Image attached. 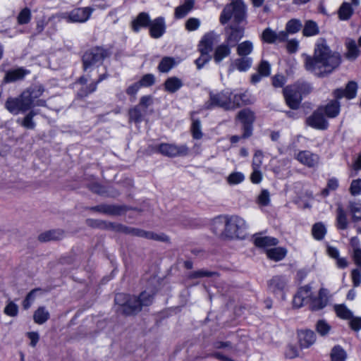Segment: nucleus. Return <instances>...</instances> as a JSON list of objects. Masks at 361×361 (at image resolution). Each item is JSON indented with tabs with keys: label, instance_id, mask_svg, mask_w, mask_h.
<instances>
[{
	"label": "nucleus",
	"instance_id": "nucleus-2",
	"mask_svg": "<svg viewBox=\"0 0 361 361\" xmlns=\"http://www.w3.org/2000/svg\"><path fill=\"white\" fill-rule=\"evenodd\" d=\"M246 6L243 0H231L223 9L219 20L224 25L231 19L236 24L246 20ZM245 35V28L239 25H231L225 28V42L231 47H235Z\"/></svg>",
	"mask_w": 361,
	"mask_h": 361
},
{
	"label": "nucleus",
	"instance_id": "nucleus-35",
	"mask_svg": "<svg viewBox=\"0 0 361 361\" xmlns=\"http://www.w3.org/2000/svg\"><path fill=\"white\" fill-rule=\"evenodd\" d=\"M252 63V59L247 56H241L233 61L234 67L240 72L247 71L251 67Z\"/></svg>",
	"mask_w": 361,
	"mask_h": 361
},
{
	"label": "nucleus",
	"instance_id": "nucleus-38",
	"mask_svg": "<svg viewBox=\"0 0 361 361\" xmlns=\"http://www.w3.org/2000/svg\"><path fill=\"white\" fill-rule=\"evenodd\" d=\"M336 316L342 319L348 320L353 317V312L345 305H335L334 307Z\"/></svg>",
	"mask_w": 361,
	"mask_h": 361
},
{
	"label": "nucleus",
	"instance_id": "nucleus-64",
	"mask_svg": "<svg viewBox=\"0 0 361 361\" xmlns=\"http://www.w3.org/2000/svg\"><path fill=\"white\" fill-rule=\"evenodd\" d=\"M299 355L298 349L293 345H288L285 351V356L287 358L293 359Z\"/></svg>",
	"mask_w": 361,
	"mask_h": 361
},
{
	"label": "nucleus",
	"instance_id": "nucleus-39",
	"mask_svg": "<svg viewBox=\"0 0 361 361\" xmlns=\"http://www.w3.org/2000/svg\"><path fill=\"white\" fill-rule=\"evenodd\" d=\"M175 65L176 61L173 57L165 56L161 60L157 68L161 73H168Z\"/></svg>",
	"mask_w": 361,
	"mask_h": 361
},
{
	"label": "nucleus",
	"instance_id": "nucleus-56",
	"mask_svg": "<svg viewBox=\"0 0 361 361\" xmlns=\"http://www.w3.org/2000/svg\"><path fill=\"white\" fill-rule=\"evenodd\" d=\"M4 312L10 317H16L18 313V307L13 302H9L5 307Z\"/></svg>",
	"mask_w": 361,
	"mask_h": 361
},
{
	"label": "nucleus",
	"instance_id": "nucleus-47",
	"mask_svg": "<svg viewBox=\"0 0 361 361\" xmlns=\"http://www.w3.org/2000/svg\"><path fill=\"white\" fill-rule=\"evenodd\" d=\"M193 7L191 6V4L185 3L176 8L174 12V16L177 19L184 18Z\"/></svg>",
	"mask_w": 361,
	"mask_h": 361
},
{
	"label": "nucleus",
	"instance_id": "nucleus-13",
	"mask_svg": "<svg viewBox=\"0 0 361 361\" xmlns=\"http://www.w3.org/2000/svg\"><path fill=\"white\" fill-rule=\"evenodd\" d=\"M312 296V287L310 285H305L300 287L293 297V307L295 308H300L305 303L310 302Z\"/></svg>",
	"mask_w": 361,
	"mask_h": 361
},
{
	"label": "nucleus",
	"instance_id": "nucleus-32",
	"mask_svg": "<svg viewBox=\"0 0 361 361\" xmlns=\"http://www.w3.org/2000/svg\"><path fill=\"white\" fill-rule=\"evenodd\" d=\"M348 219L345 212L341 205L336 209V226L338 229L345 230L348 228Z\"/></svg>",
	"mask_w": 361,
	"mask_h": 361
},
{
	"label": "nucleus",
	"instance_id": "nucleus-45",
	"mask_svg": "<svg viewBox=\"0 0 361 361\" xmlns=\"http://www.w3.org/2000/svg\"><path fill=\"white\" fill-rule=\"evenodd\" d=\"M347 357L345 351L340 346H334L331 353V361H345Z\"/></svg>",
	"mask_w": 361,
	"mask_h": 361
},
{
	"label": "nucleus",
	"instance_id": "nucleus-15",
	"mask_svg": "<svg viewBox=\"0 0 361 361\" xmlns=\"http://www.w3.org/2000/svg\"><path fill=\"white\" fill-rule=\"evenodd\" d=\"M295 159L302 164L309 167L314 168L317 166L319 161V157L308 150L300 151L296 155Z\"/></svg>",
	"mask_w": 361,
	"mask_h": 361
},
{
	"label": "nucleus",
	"instance_id": "nucleus-33",
	"mask_svg": "<svg viewBox=\"0 0 361 361\" xmlns=\"http://www.w3.org/2000/svg\"><path fill=\"white\" fill-rule=\"evenodd\" d=\"M319 28L317 23L312 20H308L305 23L302 35L305 37H312L318 35Z\"/></svg>",
	"mask_w": 361,
	"mask_h": 361
},
{
	"label": "nucleus",
	"instance_id": "nucleus-24",
	"mask_svg": "<svg viewBox=\"0 0 361 361\" xmlns=\"http://www.w3.org/2000/svg\"><path fill=\"white\" fill-rule=\"evenodd\" d=\"M340 103L336 100H331L325 106L319 107V109H322V112L329 118L336 117L340 112Z\"/></svg>",
	"mask_w": 361,
	"mask_h": 361
},
{
	"label": "nucleus",
	"instance_id": "nucleus-62",
	"mask_svg": "<svg viewBox=\"0 0 361 361\" xmlns=\"http://www.w3.org/2000/svg\"><path fill=\"white\" fill-rule=\"evenodd\" d=\"M262 152L260 150L255 151L252 163V169H260V166L262 163Z\"/></svg>",
	"mask_w": 361,
	"mask_h": 361
},
{
	"label": "nucleus",
	"instance_id": "nucleus-40",
	"mask_svg": "<svg viewBox=\"0 0 361 361\" xmlns=\"http://www.w3.org/2000/svg\"><path fill=\"white\" fill-rule=\"evenodd\" d=\"M353 13V9L350 3L344 2L340 6L338 14L340 20H347Z\"/></svg>",
	"mask_w": 361,
	"mask_h": 361
},
{
	"label": "nucleus",
	"instance_id": "nucleus-30",
	"mask_svg": "<svg viewBox=\"0 0 361 361\" xmlns=\"http://www.w3.org/2000/svg\"><path fill=\"white\" fill-rule=\"evenodd\" d=\"M225 228V216H219L214 219L211 227L214 233L224 238Z\"/></svg>",
	"mask_w": 361,
	"mask_h": 361
},
{
	"label": "nucleus",
	"instance_id": "nucleus-54",
	"mask_svg": "<svg viewBox=\"0 0 361 361\" xmlns=\"http://www.w3.org/2000/svg\"><path fill=\"white\" fill-rule=\"evenodd\" d=\"M257 203L261 206H268L270 203V193L267 189H263L257 199Z\"/></svg>",
	"mask_w": 361,
	"mask_h": 361
},
{
	"label": "nucleus",
	"instance_id": "nucleus-59",
	"mask_svg": "<svg viewBox=\"0 0 361 361\" xmlns=\"http://www.w3.org/2000/svg\"><path fill=\"white\" fill-rule=\"evenodd\" d=\"M271 66L266 61H262L258 67V73L263 77H267L270 75Z\"/></svg>",
	"mask_w": 361,
	"mask_h": 361
},
{
	"label": "nucleus",
	"instance_id": "nucleus-7",
	"mask_svg": "<svg viewBox=\"0 0 361 361\" xmlns=\"http://www.w3.org/2000/svg\"><path fill=\"white\" fill-rule=\"evenodd\" d=\"M27 95H29L28 93L23 92L18 97L8 98L5 104L6 109L15 115L27 111L32 106Z\"/></svg>",
	"mask_w": 361,
	"mask_h": 361
},
{
	"label": "nucleus",
	"instance_id": "nucleus-43",
	"mask_svg": "<svg viewBox=\"0 0 361 361\" xmlns=\"http://www.w3.org/2000/svg\"><path fill=\"white\" fill-rule=\"evenodd\" d=\"M35 115H37V112L35 111H31L25 116L22 121L18 120V123L27 129L32 130L35 128L36 126L35 121H33V118Z\"/></svg>",
	"mask_w": 361,
	"mask_h": 361
},
{
	"label": "nucleus",
	"instance_id": "nucleus-29",
	"mask_svg": "<svg viewBox=\"0 0 361 361\" xmlns=\"http://www.w3.org/2000/svg\"><path fill=\"white\" fill-rule=\"evenodd\" d=\"M346 52L345 56L350 61L355 60L360 55V50L355 40L350 39L345 42Z\"/></svg>",
	"mask_w": 361,
	"mask_h": 361
},
{
	"label": "nucleus",
	"instance_id": "nucleus-58",
	"mask_svg": "<svg viewBox=\"0 0 361 361\" xmlns=\"http://www.w3.org/2000/svg\"><path fill=\"white\" fill-rule=\"evenodd\" d=\"M200 26V20L196 18H190L185 22V29L188 31H195Z\"/></svg>",
	"mask_w": 361,
	"mask_h": 361
},
{
	"label": "nucleus",
	"instance_id": "nucleus-1",
	"mask_svg": "<svg viewBox=\"0 0 361 361\" xmlns=\"http://www.w3.org/2000/svg\"><path fill=\"white\" fill-rule=\"evenodd\" d=\"M341 63L338 52L332 51L326 39H317L312 56H307L305 61L306 70L319 77H324L336 69Z\"/></svg>",
	"mask_w": 361,
	"mask_h": 361
},
{
	"label": "nucleus",
	"instance_id": "nucleus-12",
	"mask_svg": "<svg viewBox=\"0 0 361 361\" xmlns=\"http://www.w3.org/2000/svg\"><path fill=\"white\" fill-rule=\"evenodd\" d=\"M296 88L297 87L290 85L283 90L286 102L292 109H298L302 101V96Z\"/></svg>",
	"mask_w": 361,
	"mask_h": 361
},
{
	"label": "nucleus",
	"instance_id": "nucleus-11",
	"mask_svg": "<svg viewBox=\"0 0 361 361\" xmlns=\"http://www.w3.org/2000/svg\"><path fill=\"white\" fill-rule=\"evenodd\" d=\"M121 231L125 233L157 241L168 242L169 240V238L164 233H156L151 231H145L141 229L126 226H122Z\"/></svg>",
	"mask_w": 361,
	"mask_h": 361
},
{
	"label": "nucleus",
	"instance_id": "nucleus-3",
	"mask_svg": "<svg viewBox=\"0 0 361 361\" xmlns=\"http://www.w3.org/2000/svg\"><path fill=\"white\" fill-rule=\"evenodd\" d=\"M110 56V50L102 47H94L84 54L82 56L84 71L87 73V76L90 77V73L97 71L98 79L85 87H82L78 93L79 97H84L96 91L98 84L109 77L106 68H104V71L102 73H99V68L104 60Z\"/></svg>",
	"mask_w": 361,
	"mask_h": 361
},
{
	"label": "nucleus",
	"instance_id": "nucleus-50",
	"mask_svg": "<svg viewBox=\"0 0 361 361\" xmlns=\"http://www.w3.org/2000/svg\"><path fill=\"white\" fill-rule=\"evenodd\" d=\"M130 121L140 123L142 120V112L139 106L130 109L128 111Z\"/></svg>",
	"mask_w": 361,
	"mask_h": 361
},
{
	"label": "nucleus",
	"instance_id": "nucleus-27",
	"mask_svg": "<svg viewBox=\"0 0 361 361\" xmlns=\"http://www.w3.org/2000/svg\"><path fill=\"white\" fill-rule=\"evenodd\" d=\"M232 110H234L242 105H246L251 103L247 92L233 93L231 97Z\"/></svg>",
	"mask_w": 361,
	"mask_h": 361
},
{
	"label": "nucleus",
	"instance_id": "nucleus-44",
	"mask_svg": "<svg viewBox=\"0 0 361 361\" xmlns=\"http://www.w3.org/2000/svg\"><path fill=\"white\" fill-rule=\"evenodd\" d=\"M327 305L326 298H319L312 296L310 301V309L312 311H318L324 308Z\"/></svg>",
	"mask_w": 361,
	"mask_h": 361
},
{
	"label": "nucleus",
	"instance_id": "nucleus-31",
	"mask_svg": "<svg viewBox=\"0 0 361 361\" xmlns=\"http://www.w3.org/2000/svg\"><path fill=\"white\" fill-rule=\"evenodd\" d=\"M302 27V23L300 20L292 18L286 23L285 30L283 31L286 32L288 37L289 34L294 35L298 32Z\"/></svg>",
	"mask_w": 361,
	"mask_h": 361
},
{
	"label": "nucleus",
	"instance_id": "nucleus-21",
	"mask_svg": "<svg viewBox=\"0 0 361 361\" xmlns=\"http://www.w3.org/2000/svg\"><path fill=\"white\" fill-rule=\"evenodd\" d=\"M288 282L285 276H275L269 281V288L274 293H281L285 290Z\"/></svg>",
	"mask_w": 361,
	"mask_h": 361
},
{
	"label": "nucleus",
	"instance_id": "nucleus-36",
	"mask_svg": "<svg viewBox=\"0 0 361 361\" xmlns=\"http://www.w3.org/2000/svg\"><path fill=\"white\" fill-rule=\"evenodd\" d=\"M50 317L49 312L44 307H39L34 313L33 319L37 324L45 323Z\"/></svg>",
	"mask_w": 361,
	"mask_h": 361
},
{
	"label": "nucleus",
	"instance_id": "nucleus-4",
	"mask_svg": "<svg viewBox=\"0 0 361 361\" xmlns=\"http://www.w3.org/2000/svg\"><path fill=\"white\" fill-rule=\"evenodd\" d=\"M153 295L147 291L142 292L138 297L118 293L115 296V302L122 307V312L126 315L135 314L140 312L143 307L152 303Z\"/></svg>",
	"mask_w": 361,
	"mask_h": 361
},
{
	"label": "nucleus",
	"instance_id": "nucleus-22",
	"mask_svg": "<svg viewBox=\"0 0 361 361\" xmlns=\"http://www.w3.org/2000/svg\"><path fill=\"white\" fill-rule=\"evenodd\" d=\"M298 341L301 348H307L314 343L316 336L312 330H301L298 331Z\"/></svg>",
	"mask_w": 361,
	"mask_h": 361
},
{
	"label": "nucleus",
	"instance_id": "nucleus-61",
	"mask_svg": "<svg viewBox=\"0 0 361 361\" xmlns=\"http://www.w3.org/2000/svg\"><path fill=\"white\" fill-rule=\"evenodd\" d=\"M350 194L353 196L361 194V179L353 180L350 187Z\"/></svg>",
	"mask_w": 361,
	"mask_h": 361
},
{
	"label": "nucleus",
	"instance_id": "nucleus-9",
	"mask_svg": "<svg viewBox=\"0 0 361 361\" xmlns=\"http://www.w3.org/2000/svg\"><path fill=\"white\" fill-rule=\"evenodd\" d=\"M236 119L239 120L243 125V138H247L252 134L253 123L255 120V113L250 109H244L240 111Z\"/></svg>",
	"mask_w": 361,
	"mask_h": 361
},
{
	"label": "nucleus",
	"instance_id": "nucleus-8",
	"mask_svg": "<svg viewBox=\"0 0 361 361\" xmlns=\"http://www.w3.org/2000/svg\"><path fill=\"white\" fill-rule=\"evenodd\" d=\"M154 149L157 152L168 157H185L189 152L186 145H177L174 143H161Z\"/></svg>",
	"mask_w": 361,
	"mask_h": 361
},
{
	"label": "nucleus",
	"instance_id": "nucleus-26",
	"mask_svg": "<svg viewBox=\"0 0 361 361\" xmlns=\"http://www.w3.org/2000/svg\"><path fill=\"white\" fill-rule=\"evenodd\" d=\"M164 85V90L166 92L169 93H174L183 87V83L180 78L173 76L167 78L165 80Z\"/></svg>",
	"mask_w": 361,
	"mask_h": 361
},
{
	"label": "nucleus",
	"instance_id": "nucleus-52",
	"mask_svg": "<svg viewBox=\"0 0 361 361\" xmlns=\"http://www.w3.org/2000/svg\"><path fill=\"white\" fill-rule=\"evenodd\" d=\"M349 209L353 215L354 221L361 219V202H351L349 204Z\"/></svg>",
	"mask_w": 361,
	"mask_h": 361
},
{
	"label": "nucleus",
	"instance_id": "nucleus-19",
	"mask_svg": "<svg viewBox=\"0 0 361 361\" xmlns=\"http://www.w3.org/2000/svg\"><path fill=\"white\" fill-rule=\"evenodd\" d=\"M231 47L228 44L223 42L217 45L214 49L212 55L214 61L216 64H220L224 59L228 58L231 54Z\"/></svg>",
	"mask_w": 361,
	"mask_h": 361
},
{
	"label": "nucleus",
	"instance_id": "nucleus-48",
	"mask_svg": "<svg viewBox=\"0 0 361 361\" xmlns=\"http://www.w3.org/2000/svg\"><path fill=\"white\" fill-rule=\"evenodd\" d=\"M32 14L29 8H23L17 16V22L19 25H25L30 23Z\"/></svg>",
	"mask_w": 361,
	"mask_h": 361
},
{
	"label": "nucleus",
	"instance_id": "nucleus-60",
	"mask_svg": "<svg viewBox=\"0 0 361 361\" xmlns=\"http://www.w3.org/2000/svg\"><path fill=\"white\" fill-rule=\"evenodd\" d=\"M294 87H297V90L300 93V95L307 94L312 91V87L309 83L307 82H297L293 85Z\"/></svg>",
	"mask_w": 361,
	"mask_h": 361
},
{
	"label": "nucleus",
	"instance_id": "nucleus-18",
	"mask_svg": "<svg viewBox=\"0 0 361 361\" xmlns=\"http://www.w3.org/2000/svg\"><path fill=\"white\" fill-rule=\"evenodd\" d=\"M149 35L152 38L161 37L166 31L165 20L163 17H158L152 20L149 24Z\"/></svg>",
	"mask_w": 361,
	"mask_h": 361
},
{
	"label": "nucleus",
	"instance_id": "nucleus-5",
	"mask_svg": "<svg viewBox=\"0 0 361 361\" xmlns=\"http://www.w3.org/2000/svg\"><path fill=\"white\" fill-rule=\"evenodd\" d=\"M224 239L243 238L245 235L247 224L237 215H225Z\"/></svg>",
	"mask_w": 361,
	"mask_h": 361
},
{
	"label": "nucleus",
	"instance_id": "nucleus-25",
	"mask_svg": "<svg viewBox=\"0 0 361 361\" xmlns=\"http://www.w3.org/2000/svg\"><path fill=\"white\" fill-rule=\"evenodd\" d=\"M151 23L149 15L147 13L142 12L138 14L137 18L132 22V29L134 32H138L140 27H149Z\"/></svg>",
	"mask_w": 361,
	"mask_h": 361
},
{
	"label": "nucleus",
	"instance_id": "nucleus-14",
	"mask_svg": "<svg viewBox=\"0 0 361 361\" xmlns=\"http://www.w3.org/2000/svg\"><path fill=\"white\" fill-rule=\"evenodd\" d=\"M306 123L312 128L318 130H326L329 126L322 109H319V108L307 118Z\"/></svg>",
	"mask_w": 361,
	"mask_h": 361
},
{
	"label": "nucleus",
	"instance_id": "nucleus-51",
	"mask_svg": "<svg viewBox=\"0 0 361 361\" xmlns=\"http://www.w3.org/2000/svg\"><path fill=\"white\" fill-rule=\"evenodd\" d=\"M315 327L317 333L322 336L327 335L331 329V326L324 319L319 320Z\"/></svg>",
	"mask_w": 361,
	"mask_h": 361
},
{
	"label": "nucleus",
	"instance_id": "nucleus-57",
	"mask_svg": "<svg viewBox=\"0 0 361 361\" xmlns=\"http://www.w3.org/2000/svg\"><path fill=\"white\" fill-rule=\"evenodd\" d=\"M155 78L153 74L148 73L142 77L138 81L141 87H150L154 84Z\"/></svg>",
	"mask_w": 361,
	"mask_h": 361
},
{
	"label": "nucleus",
	"instance_id": "nucleus-16",
	"mask_svg": "<svg viewBox=\"0 0 361 361\" xmlns=\"http://www.w3.org/2000/svg\"><path fill=\"white\" fill-rule=\"evenodd\" d=\"M262 39L268 44L280 43L287 40V35L282 30L277 32L267 27L262 32Z\"/></svg>",
	"mask_w": 361,
	"mask_h": 361
},
{
	"label": "nucleus",
	"instance_id": "nucleus-17",
	"mask_svg": "<svg viewBox=\"0 0 361 361\" xmlns=\"http://www.w3.org/2000/svg\"><path fill=\"white\" fill-rule=\"evenodd\" d=\"M357 84L355 81H350L345 89H336L334 92L336 99H339L345 97L348 99H353L357 95Z\"/></svg>",
	"mask_w": 361,
	"mask_h": 361
},
{
	"label": "nucleus",
	"instance_id": "nucleus-20",
	"mask_svg": "<svg viewBox=\"0 0 361 361\" xmlns=\"http://www.w3.org/2000/svg\"><path fill=\"white\" fill-rule=\"evenodd\" d=\"M30 73V71L20 67L6 71L4 78V82L6 83L13 82L17 80H23L25 75Z\"/></svg>",
	"mask_w": 361,
	"mask_h": 361
},
{
	"label": "nucleus",
	"instance_id": "nucleus-55",
	"mask_svg": "<svg viewBox=\"0 0 361 361\" xmlns=\"http://www.w3.org/2000/svg\"><path fill=\"white\" fill-rule=\"evenodd\" d=\"M92 210L97 211L104 214H116V211L114 206L111 205H98L91 208Z\"/></svg>",
	"mask_w": 361,
	"mask_h": 361
},
{
	"label": "nucleus",
	"instance_id": "nucleus-42",
	"mask_svg": "<svg viewBox=\"0 0 361 361\" xmlns=\"http://www.w3.org/2000/svg\"><path fill=\"white\" fill-rule=\"evenodd\" d=\"M326 233V228L322 222L316 223L312 228V234L314 239L317 240H322Z\"/></svg>",
	"mask_w": 361,
	"mask_h": 361
},
{
	"label": "nucleus",
	"instance_id": "nucleus-34",
	"mask_svg": "<svg viewBox=\"0 0 361 361\" xmlns=\"http://www.w3.org/2000/svg\"><path fill=\"white\" fill-rule=\"evenodd\" d=\"M254 242L255 245L259 247H268L276 245L279 243L276 238L268 236H257L255 238Z\"/></svg>",
	"mask_w": 361,
	"mask_h": 361
},
{
	"label": "nucleus",
	"instance_id": "nucleus-49",
	"mask_svg": "<svg viewBox=\"0 0 361 361\" xmlns=\"http://www.w3.org/2000/svg\"><path fill=\"white\" fill-rule=\"evenodd\" d=\"M190 130L194 139L200 140L202 137L201 122L199 119H192Z\"/></svg>",
	"mask_w": 361,
	"mask_h": 361
},
{
	"label": "nucleus",
	"instance_id": "nucleus-6",
	"mask_svg": "<svg viewBox=\"0 0 361 361\" xmlns=\"http://www.w3.org/2000/svg\"><path fill=\"white\" fill-rule=\"evenodd\" d=\"M233 91L225 89L218 92H209V99L205 102L204 107L211 109L214 107H220L226 111L232 110L231 97Z\"/></svg>",
	"mask_w": 361,
	"mask_h": 361
},
{
	"label": "nucleus",
	"instance_id": "nucleus-41",
	"mask_svg": "<svg viewBox=\"0 0 361 361\" xmlns=\"http://www.w3.org/2000/svg\"><path fill=\"white\" fill-rule=\"evenodd\" d=\"M267 257L274 261H280L286 255V250L283 247H274L267 250Z\"/></svg>",
	"mask_w": 361,
	"mask_h": 361
},
{
	"label": "nucleus",
	"instance_id": "nucleus-37",
	"mask_svg": "<svg viewBox=\"0 0 361 361\" xmlns=\"http://www.w3.org/2000/svg\"><path fill=\"white\" fill-rule=\"evenodd\" d=\"M236 46V51L240 56H247L250 54L253 50V44L250 40H245L238 44Z\"/></svg>",
	"mask_w": 361,
	"mask_h": 361
},
{
	"label": "nucleus",
	"instance_id": "nucleus-46",
	"mask_svg": "<svg viewBox=\"0 0 361 361\" xmlns=\"http://www.w3.org/2000/svg\"><path fill=\"white\" fill-rule=\"evenodd\" d=\"M44 90L42 86H35L34 87H31L25 91V93H28L29 95L27 96L28 99H30L31 100V104L33 105V102L35 100L39 97H41L44 92Z\"/></svg>",
	"mask_w": 361,
	"mask_h": 361
},
{
	"label": "nucleus",
	"instance_id": "nucleus-63",
	"mask_svg": "<svg viewBox=\"0 0 361 361\" xmlns=\"http://www.w3.org/2000/svg\"><path fill=\"white\" fill-rule=\"evenodd\" d=\"M38 290V289L32 290L25 297V300L23 302V306L25 310H27L30 307L32 302L35 300V293Z\"/></svg>",
	"mask_w": 361,
	"mask_h": 361
},
{
	"label": "nucleus",
	"instance_id": "nucleus-10",
	"mask_svg": "<svg viewBox=\"0 0 361 361\" xmlns=\"http://www.w3.org/2000/svg\"><path fill=\"white\" fill-rule=\"evenodd\" d=\"M93 11L94 8L91 7L76 8L64 13L63 18L68 23H83L90 19Z\"/></svg>",
	"mask_w": 361,
	"mask_h": 361
},
{
	"label": "nucleus",
	"instance_id": "nucleus-53",
	"mask_svg": "<svg viewBox=\"0 0 361 361\" xmlns=\"http://www.w3.org/2000/svg\"><path fill=\"white\" fill-rule=\"evenodd\" d=\"M245 180V176L241 172H233L227 178V181L230 185H237Z\"/></svg>",
	"mask_w": 361,
	"mask_h": 361
},
{
	"label": "nucleus",
	"instance_id": "nucleus-28",
	"mask_svg": "<svg viewBox=\"0 0 361 361\" xmlns=\"http://www.w3.org/2000/svg\"><path fill=\"white\" fill-rule=\"evenodd\" d=\"M64 237V232L62 230H51L41 233L38 238L41 242L50 240H59Z\"/></svg>",
	"mask_w": 361,
	"mask_h": 361
},
{
	"label": "nucleus",
	"instance_id": "nucleus-23",
	"mask_svg": "<svg viewBox=\"0 0 361 361\" xmlns=\"http://www.w3.org/2000/svg\"><path fill=\"white\" fill-rule=\"evenodd\" d=\"M214 37L212 34L207 33L203 36L198 45V50L201 54L210 56L212 49Z\"/></svg>",
	"mask_w": 361,
	"mask_h": 361
}]
</instances>
